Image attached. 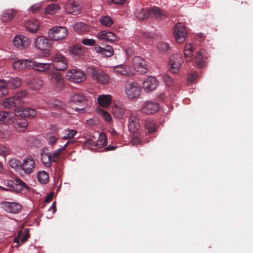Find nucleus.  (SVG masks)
I'll use <instances>...</instances> for the list:
<instances>
[{"label": "nucleus", "mask_w": 253, "mask_h": 253, "mask_svg": "<svg viewBox=\"0 0 253 253\" xmlns=\"http://www.w3.org/2000/svg\"><path fill=\"white\" fill-rule=\"evenodd\" d=\"M26 95L27 92L25 90L19 91L15 94L14 96L4 99L2 102V105L4 107L8 109L14 108V113H17L21 107L23 105V98L25 97Z\"/></svg>", "instance_id": "1"}, {"label": "nucleus", "mask_w": 253, "mask_h": 253, "mask_svg": "<svg viewBox=\"0 0 253 253\" xmlns=\"http://www.w3.org/2000/svg\"><path fill=\"white\" fill-rule=\"evenodd\" d=\"M141 88L138 83L135 82L127 81L124 84V92L129 100H136L141 94Z\"/></svg>", "instance_id": "2"}, {"label": "nucleus", "mask_w": 253, "mask_h": 253, "mask_svg": "<svg viewBox=\"0 0 253 253\" xmlns=\"http://www.w3.org/2000/svg\"><path fill=\"white\" fill-rule=\"evenodd\" d=\"M87 72L91 79L101 84H107L109 83L110 76L103 71L90 67L87 69Z\"/></svg>", "instance_id": "3"}, {"label": "nucleus", "mask_w": 253, "mask_h": 253, "mask_svg": "<svg viewBox=\"0 0 253 253\" xmlns=\"http://www.w3.org/2000/svg\"><path fill=\"white\" fill-rule=\"evenodd\" d=\"M68 29L62 26H54L51 28L48 33V38L53 41H59L65 39L68 36Z\"/></svg>", "instance_id": "4"}, {"label": "nucleus", "mask_w": 253, "mask_h": 253, "mask_svg": "<svg viewBox=\"0 0 253 253\" xmlns=\"http://www.w3.org/2000/svg\"><path fill=\"white\" fill-rule=\"evenodd\" d=\"M183 59L180 53H173L169 57V71L173 73H178L182 66Z\"/></svg>", "instance_id": "5"}, {"label": "nucleus", "mask_w": 253, "mask_h": 253, "mask_svg": "<svg viewBox=\"0 0 253 253\" xmlns=\"http://www.w3.org/2000/svg\"><path fill=\"white\" fill-rule=\"evenodd\" d=\"M51 67L55 70L63 71L68 68L67 58L60 53H56L52 57Z\"/></svg>", "instance_id": "6"}, {"label": "nucleus", "mask_w": 253, "mask_h": 253, "mask_svg": "<svg viewBox=\"0 0 253 253\" xmlns=\"http://www.w3.org/2000/svg\"><path fill=\"white\" fill-rule=\"evenodd\" d=\"M187 30L182 23H177L173 29V35L177 43H183L187 37Z\"/></svg>", "instance_id": "7"}, {"label": "nucleus", "mask_w": 253, "mask_h": 253, "mask_svg": "<svg viewBox=\"0 0 253 253\" xmlns=\"http://www.w3.org/2000/svg\"><path fill=\"white\" fill-rule=\"evenodd\" d=\"M111 109L112 113L115 118L123 119L125 117L126 109L123 102L120 101H114Z\"/></svg>", "instance_id": "8"}, {"label": "nucleus", "mask_w": 253, "mask_h": 253, "mask_svg": "<svg viewBox=\"0 0 253 253\" xmlns=\"http://www.w3.org/2000/svg\"><path fill=\"white\" fill-rule=\"evenodd\" d=\"M66 77L69 81L76 83L83 82L86 79L85 74L77 69L69 70L66 73Z\"/></svg>", "instance_id": "9"}, {"label": "nucleus", "mask_w": 253, "mask_h": 253, "mask_svg": "<svg viewBox=\"0 0 253 253\" xmlns=\"http://www.w3.org/2000/svg\"><path fill=\"white\" fill-rule=\"evenodd\" d=\"M113 71L121 75L130 77L135 74V70L126 64H122L112 67Z\"/></svg>", "instance_id": "10"}, {"label": "nucleus", "mask_w": 253, "mask_h": 253, "mask_svg": "<svg viewBox=\"0 0 253 253\" xmlns=\"http://www.w3.org/2000/svg\"><path fill=\"white\" fill-rule=\"evenodd\" d=\"M14 46L19 49H26L30 44V41L29 38L21 34L16 35L13 39Z\"/></svg>", "instance_id": "11"}, {"label": "nucleus", "mask_w": 253, "mask_h": 253, "mask_svg": "<svg viewBox=\"0 0 253 253\" xmlns=\"http://www.w3.org/2000/svg\"><path fill=\"white\" fill-rule=\"evenodd\" d=\"M31 59H14L12 62V66L14 70L22 71L30 69Z\"/></svg>", "instance_id": "12"}, {"label": "nucleus", "mask_w": 253, "mask_h": 253, "mask_svg": "<svg viewBox=\"0 0 253 253\" xmlns=\"http://www.w3.org/2000/svg\"><path fill=\"white\" fill-rule=\"evenodd\" d=\"M160 108L159 103L156 102L147 101L141 105V111L147 114H152L157 112Z\"/></svg>", "instance_id": "13"}, {"label": "nucleus", "mask_w": 253, "mask_h": 253, "mask_svg": "<svg viewBox=\"0 0 253 253\" xmlns=\"http://www.w3.org/2000/svg\"><path fill=\"white\" fill-rule=\"evenodd\" d=\"M35 166L36 163L33 157L27 156L23 160L21 169L25 173L29 174L34 172Z\"/></svg>", "instance_id": "14"}, {"label": "nucleus", "mask_w": 253, "mask_h": 253, "mask_svg": "<svg viewBox=\"0 0 253 253\" xmlns=\"http://www.w3.org/2000/svg\"><path fill=\"white\" fill-rule=\"evenodd\" d=\"M49 80L56 89H61L64 85V81L62 75L56 72L50 73Z\"/></svg>", "instance_id": "15"}, {"label": "nucleus", "mask_w": 253, "mask_h": 253, "mask_svg": "<svg viewBox=\"0 0 253 253\" xmlns=\"http://www.w3.org/2000/svg\"><path fill=\"white\" fill-rule=\"evenodd\" d=\"M34 43L36 47L41 50H49L51 47L49 38L43 36H38L35 39Z\"/></svg>", "instance_id": "16"}, {"label": "nucleus", "mask_w": 253, "mask_h": 253, "mask_svg": "<svg viewBox=\"0 0 253 253\" xmlns=\"http://www.w3.org/2000/svg\"><path fill=\"white\" fill-rule=\"evenodd\" d=\"M17 113L14 112L0 111V124L10 125L14 122L15 117Z\"/></svg>", "instance_id": "17"}, {"label": "nucleus", "mask_w": 253, "mask_h": 253, "mask_svg": "<svg viewBox=\"0 0 253 253\" xmlns=\"http://www.w3.org/2000/svg\"><path fill=\"white\" fill-rule=\"evenodd\" d=\"M96 37L99 40L109 42L117 41V36L112 32L103 30L97 33Z\"/></svg>", "instance_id": "18"}, {"label": "nucleus", "mask_w": 253, "mask_h": 253, "mask_svg": "<svg viewBox=\"0 0 253 253\" xmlns=\"http://www.w3.org/2000/svg\"><path fill=\"white\" fill-rule=\"evenodd\" d=\"M132 63L134 68L138 72L142 74L146 73L148 72L146 62L141 57L136 56L134 57Z\"/></svg>", "instance_id": "19"}, {"label": "nucleus", "mask_w": 253, "mask_h": 253, "mask_svg": "<svg viewBox=\"0 0 253 253\" xmlns=\"http://www.w3.org/2000/svg\"><path fill=\"white\" fill-rule=\"evenodd\" d=\"M2 208L7 212L12 213L18 212L22 208L20 204L15 202H3L1 203Z\"/></svg>", "instance_id": "20"}, {"label": "nucleus", "mask_w": 253, "mask_h": 253, "mask_svg": "<svg viewBox=\"0 0 253 253\" xmlns=\"http://www.w3.org/2000/svg\"><path fill=\"white\" fill-rule=\"evenodd\" d=\"M30 69L34 70L46 72L49 71L51 67V64L48 63H40L31 59Z\"/></svg>", "instance_id": "21"}, {"label": "nucleus", "mask_w": 253, "mask_h": 253, "mask_svg": "<svg viewBox=\"0 0 253 253\" xmlns=\"http://www.w3.org/2000/svg\"><path fill=\"white\" fill-rule=\"evenodd\" d=\"M157 80L153 77H148L143 83L142 87L144 90L152 91L154 90L158 85Z\"/></svg>", "instance_id": "22"}, {"label": "nucleus", "mask_w": 253, "mask_h": 253, "mask_svg": "<svg viewBox=\"0 0 253 253\" xmlns=\"http://www.w3.org/2000/svg\"><path fill=\"white\" fill-rule=\"evenodd\" d=\"M140 126L139 121L134 113L130 115L128 119V129L132 133L135 132Z\"/></svg>", "instance_id": "23"}, {"label": "nucleus", "mask_w": 253, "mask_h": 253, "mask_svg": "<svg viewBox=\"0 0 253 253\" xmlns=\"http://www.w3.org/2000/svg\"><path fill=\"white\" fill-rule=\"evenodd\" d=\"M40 25V22L35 19H30L25 23L26 30L30 32L35 33L38 32Z\"/></svg>", "instance_id": "24"}, {"label": "nucleus", "mask_w": 253, "mask_h": 253, "mask_svg": "<svg viewBox=\"0 0 253 253\" xmlns=\"http://www.w3.org/2000/svg\"><path fill=\"white\" fill-rule=\"evenodd\" d=\"M112 100V96L110 94H101L97 97V102L99 105L103 107H108Z\"/></svg>", "instance_id": "25"}, {"label": "nucleus", "mask_w": 253, "mask_h": 253, "mask_svg": "<svg viewBox=\"0 0 253 253\" xmlns=\"http://www.w3.org/2000/svg\"><path fill=\"white\" fill-rule=\"evenodd\" d=\"M149 17H152L159 19H164L167 17V14L164 11H161L158 7H153L148 9Z\"/></svg>", "instance_id": "26"}, {"label": "nucleus", "mask_w": 253, "mask_h": 253, "mask_svg": "<svg viewBox=\"0 0 253 253\" xmlns=\"http://www.w3.org/2000/svg\"><path fill=\"white\" fill-rule=\"evenodd\" d=\"M81 7V6L78 2L74 0H70L67 4L66 11L69 13L76 15L79 13Z\"/></svg>", "instance_id": "27"}, {"label": "nucleus", "mask_w": 253, "mask_h": 253, "mask_svg": "<svg viewBox=\"0 0 253 253\" xmlns=\"http://www.w3.org/2000/svg\"><path fill=\"white\" fill-rule=\"evenodd\" d=\"M13 124L14 128L19 132L25 130L28 126L26 120L24 118H16V117H15L14 122Z\"/></svg>", "instance_id": "28"}, {"label": "nucleus", "mask_w": 253, "mask_h": 253, "mask_svg": "<svg viewBox=\"0 0 253 253\" xmlns=\"http://www.w3.org/2000/svg\"><path fill=\"white\" fill-rule=\"evenodd\" d=\"M95 51L104 55L107 57H111L113 54V48L110 45H107L105 47H102L99 45H95L94 47Z\"/></svg>", "instance_id": "29"}, {"label": "nucleus", "mask_w": 253, "mask_h": 253, "mask_svg": "<svg viewBox=\"0 0 253 253\" xmlns=\"http://www.w3.org/2000/svg\"><path fill=\"white\" fill-rule=\"evenodd\" d=\"M37 114V111L35 109L31 108H21L17 112V115L19 117H30L33 118L35 117Z\"/></svg>", "instance_id": "30"}, {"label": "nucleus", "mask_w": 253, "mask_h": 253, "mask_svg": "<svg viewBox=\"0 0 253 253\" xmlns=\"http://www.w3.org/2000/svg\"><path fill=\"white\" fill-rule=\"evenodd\" d=\"M73 28L75 32L80 34L88 32L90 29L88 25L81 22L76 23L74 25Z\"/></svg>", "instance_id": "31"}, {"label": "nucleus", "mask_w": 253, "mask_h": 253, "mask_svg": "<svg viewBox=\"0 0 253 253\" xmlns=\"http://www.w3.org/2000/svg\"><path fill=\"white\" fill-rule=\"evenodd\" d=\"M52 154L45 152L44 151L41 153V160L43 165L46 167H49L51 165Z\"/></svg>", "instance_id": "32"}, {"label": "nucleus", "mask_w": 253, "mask_h": 253, "mask_svg": "<svg viewBox=\"0 0 253 253\" xmlns=\"http://www.w3.org/2000/svg\"><path fill=\"white\" fill-rule=\"evenodd\" d=\"M27 83L32 89L35 90L40 89L43 85L42 81L38 78H33Z\"/></svg>", "instance_id": "33"}, {"label": "nucleus", "mask_w": 253, "mask_h": 253, "mask_svg": "<svg viewBox=\"0 0 253 253\" xmlns=\"http://www.w3.org/2000/svg\"><path fill=\"white\" fill-rule=\"evenodd\" d=\"M193 47L191 44H186L184 48V56L187 62H191L193 60Z\"/></svg>", "instance_id": "34"}, {"label": "nucleus", "mask_w": 253, "mask_h": 253, "mask_svg": "<svg viewBox=\"0 0 253 253\" xmlns=\"http://www.w3.org/2000/svg\"><path fill=\"white\" fill-rule=\"evenodd\" d=\"M136 18L139 20H145L149 17V10L143 8H138L136 9L135 13Z\"/></svg>", "instance_id": "35"}, {"label": "nucleus", "mask_w": 253, "mask_h": 253, "mask_svg": "<svg viewBox=\"0 0 253 253\" xmlns=\"http://www.w3.org/2000/svg\"><path fill=\"white\" fill-rule=\"evenodd\" d=\"M204 52L205 51L203 49H202L197 52L195 55V61L197 66L200 67H203L206 64L204 56Z\"/></svg>", "instance_id": "36"}, {"label": "nucleus", "mask_w": 253, "mask_h": 253, "mask_svg": "<svg viewBox=\"0 0 253 253\" xmlns=\"http://www.w3.org/2000/svg\"><path fill=\"white\" fill-rule=\"evenodd\" d=\"M61 8V6L56 3H51L48 5L45 8L44 12L45 14L53 15L57 13Z\"/></svg>", "instance_id": "37"}, {"label": "nucleus", "mask_w": 253, "mask_h": 253, "mask_svg": "<svg viewBox=\"0 0 253 253\" xmlns=\"http://www.w3.org/2000/svg\"><path fill=\"white\" fill-rule=\"evenodd\" d=\"M8 83L4 80H0V97L8 94Z\"/></svg>", "instance_id": "38"}, {"label": "nucleus", "mask_w": 253, "mask_h": 253, "mask_svg": "<svg viewBox=\"0 0 253 253\" xmlns=\"http://www.w3.org/2000/svg\"><path fill=\"white\" fill-rule=\"evenodd\" d=\"M84 47L79 45H74L70 47L69 52L75 56H81L84 53Z\"/></svg>", "instance_id": "39"}, {"label": "nucleus", "mask_w": 253, "mask_h": 253, "mask_svg": "<svg viewBox=\"0 0 253 253\" xmlns=\"http://www.w3.org/2000/svg\"><path fill=\"white\" fill-rule=\"evenodd\" d=\"M157 48L160 52L165 53L170 50V46L168 42H160L157 44Z\"/></svg>", "instance_id": "40"}, {"label": "nucleus", "mask_w": 253, "mask_h": 253, "mask_svg": "<svg viewBox=\"0 0 253 253\" xmlns=\"http://www.w3.org/2000/svg\"><path fill=\"white\" fill-rule=\"evenodd\" d=\"M77 133V131L76 130L67 128L64 130L62 138L64 140L70 139L74 138Z\"/></svg>", "instance_id": "41"}, {"label": "nucleus", "mask_w": 253, "mask_h": 253, "mask_svg": "<svg viewBox=\"0 0 253 253\" xmlns=\"http://www.w3.org/2000/svg\"><path fill=\"white\" fill-rule=\"evenodd\" d=\"M107 142L106 136L104 132L99 134L98 139L96 141L97 147L101 148L106 145Z\"/></svg>", "instance_id": "42"}, {"label": "nucleus", "mask_w": 253, "mask_h": 253, "mask_svg": "<svg viewBox=\"0 0 253 253\" xmlns=\"http://www.w3.org/2000/svg\"><path fill=\"white\" fill-rule=\"evenodd\" d=\"M99 21L103 25L109 27L113 24V20L109 16H102L100 17Z\"/></svg>", "instance_id": "43"}, {"label": "nucleus", "mask_w": 253, "mask_h": 253, "mask_svg": "<svg viewBox=\"0 0 253 253\" xmlns=\"http://www.w3.org/2000/svg\"><path fill=\"white\" fill-rule=\"evenodd\" d=\"M97 112L98 114L101 116L103 119L106 122H110L112 121V119L110 114L106 111L99 108L97 109Z\"/></svg>", "instance_id": "44"}, {"label": "nucleus", "mask_w": 253, "mask_h": 253, "mask_svg": "<svg viewBox=\"0 0 253 253\" xmlns=\"http://www.w3.org/2000/svg\"><path fill=\"white\" fill-rule=\"evenodd\" d=\"M38 179L41 183H46L49 179L48 174L45 171H40L38 174Z\"/></svg>", "instance_id": "45"}, {"label": "nucleus", "mask_w": 253, "mask_h": 253, "mask_svg": "<svg viewBox=\"0 0 253 253\" xmlns=\"http://www.w3.org/2000/svg\"><path fill=\"white\" fill-rule=\"evenodd\" d=\"M21 164L20 161L14 158L11 159L9 161L10 167L16 170L21 169Z\"/></svg>", "instance_id": "46"}, {"label": "nucleus", "mask_w": 253, "mask_h": 253, "mask_svg": "<svg viewBox=\"0 0 253 253\" xmlns=\"http://www.w3.org/2000/svg\"><path fill=\"white\" fill-rule=\"evenodd\" d=\"M145 127L149 133L154 132L156 129V126L153 120H147L145 122Z\"/></svg>", "instance_id": "47"}, {"label": "nucleus", "mask_w": 253, "mask_h": 253, "mask_svg": "<svg viewBox=\"0 0 253 253\" xmlns=\"http://www.w3.org/2000/svg\"><path fill=\"white\" fill-rule=\"evenodd\" d=\"M71 100L75 103L84 102L86 101L85 97L81 94H74L72 97Z\"/></svg>", "instance_id": "48"}, {"label": "nucleus", "mask_w": 253, "mask_h": 253, "mask_svg": "<svg viewBox=\"0 0 253 253\" xmlns=\"http://www.w3.org/2000/svg\"><path fill=\"white\" fill-rule=\"evenodd\" d=\"M13 13L12 11H5L2 14L1 20L3 22H8L11 20L13 19Z\"/></svg>", "instance_id": "49"}, {"label": "nucleus", "mask_w": 253, "mask_h": 253, "mask_svg": "<svg viewBox=\"0 0 253 253\" xmlns=\"http://www.w3.org/2000/svg\"><path fill=\"white\" fill-rule=\"evenodd\" d=\"M11 131L7 128L0 127V137L3 139H9L11 137Z\"/></svg>", "instance_id": "50"}, {"label": "nucleus", "mask_w": 253, "mask_h": 253, "mask_svg": "<svg viewBox=\"0 0 253 253\" xmlns=\"http://www.w3.org/2000/svg\"><path fill=\"white\" fill-rule=\"evenodd\" d=\"M11 154L10 150L5 145L0 144V155L2 157H6Z\"/></svg>", "instance_id": "51"}, {"label": "nucleus", "mask_w": 253, "mask_h": 253, "mask_svg": "<svg viewBox=\"0 0 253 253\" xmlns=\"http://www.w3.org/2000/svg\"><path fill=\"white\" fill-rule=\"evenodd\" d=\"M8 82L10 84H12L15 87H19L22 84V81L18 77L11 78Z\"/></svg>", "instance_id": "52"}, {"label": "nucleus", "mask_w": 253, "mask_h": 253, "mask_svg": "<svg viewBox=\"0 0 253 253\" xmlns=\"http://www.w3.org/2000/svg\"><path fill=\"white\" fill-rule=\"evenodd\" d=\"M52 106L56 109H64L65 107V104L64 102L58 100H55L52 102Z\"/></svg>", "instance_id": "53"}, {"label": "nucleus", "mask_w": 253, "mask_h": 253, "mask_svg": "<svg viewBox=\"0 0 253 253\" xmlns=\"http://www.w3.org/2000/svg\"><path fill=\"white\" fill-rule=\"evenodd\" d=\"M62 151L63 150L60 148L53 152V154H52V158L53 162L56 163L58 161L59 156Z\"/></svg>", "instance_id": "54"}, {"label": "nucleus", "mask_w": 253, "mask_h": 253, "mask_svg": "<svg viewBox=\"0 0 253 253\" xmlns=\"http://www.w3.org/2000/svg\"><path fill=\"white\" fill-rule=\"evenodd\" d=\"M162 77L164 82L167 85L170 86L173 84V82L169 75L164 74L163 75Z\"/></svg>", "instance_id": "55"}, {"label": "nucleus", "mask_w": 253, "mask_h": 253, "mask_svg": "<svg viewBox=\"0 0 253 253\" xmlns=\"http://www.w3.org/2000/svg\"><path fill=\"white\" fill-rule=\"evenodd\" d=\"M82 42L83 44L87 46H92L95 45L96 42L92 39H84Z\"/></svg>", "instance_id": "56"}, {"label": "nucleus", "mask_w": 253, "mask_h": 253, "mask_svg": "<svg viewBox=\"0 0 253 253\" xmlns=\"http://www.w3.org/2000/svg\"><path fill=\"white\" fill-rule=\"evenodd\" d=\"M141 142L139 136L137 135H133L130 140L131 143L133 145H137L140 144Z\"/></svg>", "instance_id": "57"}, {"label": "nucleus", "mask_w": 253, "mask_h": 253, "mask_svg": "<svg viewBox=\"0 0 253 253\" xmlns=\"http://www.w3.org/2000/svg\"><path fill=\"white\" fill-rule=\"evenodd\" d=\"M94 137L92 138L87 139L85 142L84 144L87 146H96L97 147L96 141L94 139Z\"/></svg>", "instance_id": "58"}, {"label": "nucleus", "mask_w": 253, "mask_h": 253, "mask_svg": "<svg viewBox=\"0 0 253 253\" xmlns=\"http://www.w3.org/2000/svg\"><path fill=\"white\" fill-rule=\"evenodd\" d=\"M41 6H42V3H37L36 4H34V5L31 6L29 8V10L33 12H34L38 11L41 8Z\"/></svg>", "instance_id": "59"}, {"label": "nucleus", "mask_w": 253, "mask_h": 253, "mask_svg": "<svg viewBox=\"0 0 253 253\" xmlns=\"http://www.w3.org/2000/svg\"><path fill=\"white\" fill-rule=\"evenodd\" d=\"M24 233H25V235L21 240V243L22 244L26 242L30 236L28 229H27V228L25 229Z\"/></svg>", "instance_id": "60"}, {"label": "nucleus", "mask_w": 253, "mask_h": 253, "mask_svg": "<svg viewBox=\"0 0 253 253\" xmlns=\"http://www.w3.org/2000/svg\"><path fill=\"white\" fill-rule=\"evenodd\" d=\"M198 77V74L196 73H193L190 74L187 77V80L189 81L192 82L194 81Z\"/></svg>", "instance_id": "61"}, {"label": "nucleus", "mask_w": 253, "mask_h": 253, "mask_svg": "<svg viewBox=\"0 0 253 253\" xmlns=\"http://www.w3.org/2000/svg\"><path fill=\"white\" fill-rule=\"evenodd\" d=\"M57 139H58V138L56 136H55V135L50 136L49 138V142L51 144H53L56 142Z\"/></svg>", "instance_id": "62"}, {"label": "nucleus", "mask_w": 253, "mask_h": 253, "mask_svg": "<svg viewBox=\"0 0 253 253\" xmlns=\"http://www.w3.org/2000/svg\"><path fill=\"white\" fill-rule=\"evenodd\" d=\"M53 196V194L52 193H50L49 194H48L44 200V202L48 203L50 202L51 199L52 198Z\"/></svg>", "instance_id": "63"}, {"label": "nucleus", "mask_w": 253, "mask_h": 253, "mask_svg": "<svg viewBox=\"0 0 253 253\" xmlns=\"http://www.w3.org/2000/svg\"><path fill=\"white\" fill-rule=\"evenodd\" d=\"M112 1L115 3L122 4L125 2V0H112Z\"/></svg>", "instance_id": "64"}]
</instances>
